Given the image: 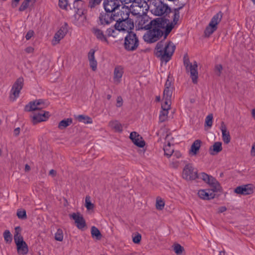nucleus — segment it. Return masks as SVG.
<instances>
[{
	"label": "nucleus",
	"instance_id": "nucleus-1",
	"mask_svg": "<svg viewBox=\"0 0 255 255\" xmlns=\"http://www.w3.org/2000/svg\"><path fill=\"white\" fill-rule=\"evenodd\" d=\"M156 49L157 56L167 62L170 59L175 50V46L171 42H165L161 41L157 43Z\"/></svg>",
	"mask_w": 255,
	"mask_h": 255
},
{
	"label": "nucleus",
	"instance_id": "nucleus-2",
	"mask_svg": "<svg viewBox=\"0 0 255 255\" xmlns=\"http://www.w3.org/2000/svg\"><path fill=\"white\" fill-rule=\"evenodd\" d=\"M150 7L151 12L155 15H167L170 12L168 5L159 0H153Z\"/></svg>",
	"mask_w": 255,
	"mask_h": 255
},
{
	"label": "nucleus",
	"instance_id": "nucleus-3",
	"mask_svg": "<svg viewBox=\"0 0 255 255\" xmlns=\"http://www.w3.org/2000/svg\"><path fill=\"white\" fill-rule=\"evenodd\" d=\"M223 13L221 11L218 12L213 16L204 31V34L206 37L210 36L217 29V25L221 21Z\"/></svg>",
	"mask_w": 255,
	"mask_h": 255
},
{
	"label": "nucleus",
	"instance_id": "nucleus-4",
	"mask_svg": "<svg viewBox=\"0 0 255 255\" xmlns=\"http://www.w3.org/2000/svg\"><path fill=\"white\" fill-rule=\"evenodd\" d=\"M139 41L136 35L132 32H128L125 39L124 46L128 51H134L138 47Z\"/></svg>",
	"mask_w": 255,
	"mask_h": 255
},
{
	"label": "nucleus",
	"instance_id": "nucleus-5",
	"mask_svg": "<svg viewBox=\"0 0 255 255\" xmlns=\"http://www.w3.org/2000/svg\"><path fill=\"white\" fill-rule=\"evenodd\" d=\"M156 20H151L146 15L138 17L136 21V28L138 30H148L151 28L152 25H156Z\"/></svg>",
	"mask_w": 255,
	"mask_h": 255
},
{
	"label": "nucleus",
	"instance_id": "nucleus-6",
	"mask_svg": "<svg viewBox=\"0 0 255 255\" xmlns=\"http://www.w3.org/2000/svg\"><path fill=\"white\" fill-rule=\"evenodd\" d=\"M152 29L148 31L144 35L143 39L148 43H153L157 41L159 37L163 34V32L159 29L158 25H155Z\"/></svg>",
	"mask_w": 255,
	"mask_h": 255
},
{
	"label": "nucleus",
	"instance_id": "nucleus-7",
	"mask_svg": "<svg viewBox=\"0 0 255 255\" xmlns=\"http://www.w3.org/2000/svg\"><path fill=\"white\" fill-rule=\"evenodd\" d=\"M184 65L186 66V70L190 73V77L192 82L195 84L197 83L198 78L197 71L198 65L197 62L194 61L193 63H191L189 62L188 59L184 58Z\"/></svg>",
	"mask_w": 255,
	"mask_h": 255
},
{
	"label": "nucleus",
	"instance_id": "nucleus-8",
	"mask_svg": "<svg viewBox=\"0 0 255 255\" xmlns=\"http://www.w3.org/2000/svg\"><path fill=\"white\" fill-rule=\"evenodd\" d=\"M174 88L172 85L171 81L167 80L163 93L162 103L166 104H171V98Z\"/></svg>",
	"mask_w": 255,
	"mask_h": 255
},
{
	"label": "nucleus",
	"instance_id": "nucleus-9",
	"mask_svg": "<svg viewBox=\"0 0 255 255\" xmlns=\"http://www.w3.org/2000/svg\"><path fill=\"white\" fill-rule=\"evenodd\" d=\"M115 27L120 31H127L132 29L134 27L133 21L130 18H125L122 20H117Z\"/></svg>",
	"mask_w": 255,
	"mask_h": 255
},
{
	"label": "nucleus",
	"instance_id": "nucleus-10",
	"mask_svg": "<svg viewBox=\"0 0 255 255\" xmlns=\"http://www.w3.org/2000/svg\"><path fill=\"white\" fill-rule=\"evenodd\" d=\"M23 85V79L21 78H18L14 83L10 91L9 97L10 101L13 102L18 97Z\"/></svg>",
	"mask_w": 255,
	"mask_h": 255
},
{
	"label": "nucleus",
	"instance_id": "nucleus-11",
	"mask_svg": "<svg viewBox=\"0 0 255 255\" xmlns=\"http://www.w3.org/2000/svg\"><path fill=\"white\" fill-rule=\"evenodd\" d=\"M197 171L191 164H186L183 168L182 177L187 180H194L197 177Z\"/></svg>",
	"mask_w": 255,
	"mask_h": 255
},
{
	"label": "nucleus",
	"instance_id": "nucleus-12",
	"mask_svg": "<svg viewBox=\"0 0 255 255\" xmlns=\"http://www.w3.org/2000/svg\"><path fill=\"white\" fill-rule=\"evenodd\" d=\"M121 6L119 0H106L104 2V6L107 12L116 13V11L119 9ZM117 13L119 14V12Z\"/></svg>",
	"mask_w": 255,
	"mask_h": 255
},
{
	"label": "nucleus",
	"instance_id": "nucleus-13",
	"mask_svg": "<svg viewBox=\"0 0 255 255\" xmlns=\"http://www.w3.org/2000/svg\"><path fill=\"white\" fill-rule=\"evenodd\" d=\"M49 116L48 112L40 110L38 112H35L31 116V122L33 124L35 125L40 122L46 121Z\"/></svg>",
	"mask_w": 255,
	"mask_h": 255
},
{
	"label": "nucleus",
	"instance_id": "nucleus-14",
	"mask_svg": "<svg viewBox=\"0 0 255 255\" xmlns=\"http://www.w3.org/2000/svg\"><path fill=\"white\" fill-rule=\"evenodd\" d=\"M46 104L41 99L35 100L32 102H30L27 105L25 109L27 111H40L41 109L46 107Z\"/></svg>",
	"mask_w": 255,
	"mask_h": 255
},
{
	"label": "nucleus",
	"instance_id": "nucleus-15",
	"mask_svg": "<svg viewBox=\"0 0 255 255\" xmlns=\"http://www.w3.org/2000/svg\"><path fill=\"white\" fill-rule=\"evenodd\" d=\"M91 32L98 41L104 43L109 44L107 34L104 33V31L102 29L98 27H94L91 29Z\"/></svg>",
	"mask_w": 255,
	"mask_h": 255
},
{
	"label": "nucleus",
	"instance_id": "nucleus-16",
	"mask_svg": "<svg viewBox=\"0 0 255 255\" xmlns=\"http://www.w3.org/2000/svg\"><path fill=\"white\" fill-rule=\"evenodd\" d=\"M70 218L74 220L76 227L83 230L86 227V222L83 216L79 213H74L69 215Z\"/></svg>",
	"mask_w": 255,
	"mask_h": 255
},
{
	"label": "nucleus",
	"instance_id": "nucleus-17",
	"mask_svg": "<svg viewBox=\"0 0 255 255\" xmlns=\"http://www.w3.org/2000/svg\"><path fill=\"white\" fill-rule=\"evenodd\" d=\"M254 188V186L252 184L243 185L236 187L234 192L237 194L248 195L253 193Z\"/></svg>",
	"mask_w": 255,
	"mask_h": 255
},
{
	"label": "nucleus",
	"instance_id": "nucleus-18",
	"mask_svg": "<svg viewBox=\"0 0 255 255\" xmlns=\"http://www.w3.org/2000/svg\"><path fill=\"white\" fill-rule=\"evenodd\" d=\"M124 68L121 66H116L114 70L113 81L116 84H119L122 81L124 74Z\"/></svg>",
	"mask_w": 255,
	"mask_h": 255
},
{
	"label": "nucleus",
	"instance_id": "nucleus-19",
	"mask_svg": "<svg viewBox=\"0 0 255 255\" xmlns=\"http://www.w3.org/2000/svg\"><path fill=\"white\" fill-rule=\"evenodd\" d=\"M66 33L67 30L65 28L61 27L54 34L51 42L52 44L53 45L58 44L60 42V40L64 37Z\"/></svg>",
	"mask_w": 255,
	"mask_h": 255
},
{
	"label": "nucleus",
	"instance_id": "nucleus-20",
	"mask_svg": "<svg viewBox=\"0 0 255 255\" xmlns=\"http://www.w3.org/2000/svg\"><path fill=\"white\" fill-rule=\"evenodd\" d=\"M14 242L16 244L18 254L25 255L27 254L28 252V248L27 244L23 241V239L14 241Z\"/></svg>",
	"mask_w": 255,
	"mask_h": 255
},
{
	"label": "nucleus",
	"instance_id": "nucleus-21",
	"mask_svg": "<svg viewBox=\"0 0 255 255\" xmlns=\"http://www.w3.org/2000/svg\"><path fill=\"white\" fill-rule=\"evenodd\" d=\"M214 191L210 189H202L198 191V195L202 199L210 200L215 197Z\"/></svg>",
	"mask_w": 255,
	"mask_h": 255
},
{
	"label": "nucleus",
	"instance_id": "nucleus-22",
	"mask_svg": "<svg viewBox=\"0 0 255 255\" xmlns=\"http://www.w3.org/2000/svg\"><path fill=\"white\" fill-rule=\"evenodd\" d=\"M220 129L222 132V139L226 144L229 143L231 141V136L225 123L222 122L221 124Z\"/></svg>",
	"mask_w": 255,
	"mask_h": 255
},
{
	"label": "nucleus",
	"instance_id": "nucleus-23",
	"mask_svg": "<svg viewBox=\"0 0 255 255\" xmlns=\"http://www.w3.org/2000/svg\"><path fill=\"white\" fill-rule=\"evenodd\" d=\"M171 105L162 103L161 109L159 117L160 122L165 121L168 118V111L170 109Z\"/></svg>",
	"mask_w": 255,
	"mask_h": 255
},
{
	"label": "nucleus",
	"instance_id": "nucleus-24",
	"mask_svg": "<svg viewBox=\"0 0 255 255\" xmlns=\"http://www.w3.org/2000/svg\"><path fill=\"white\" fill-rule=\"evenodd\" d=\"M112 15L113 13L111 15L109 13H101L99 17L100 23L102 25L109 24L113 20H115ZM113 15L115 16V14H113Z\"/></svg>",
	"mask_w": 255,
	"mask_h": 255
},
{
	"label": "nucleus",
	"instance_id": "nucleus-25",
	"mask_svg": "<svg viewBox=\"0 0 255 255\" xmlns=\"http://www.w3.org/2000/svg\"><path fill=\"white\" fill-rule=\"evenodd\" d=\"M86 21V17L83 14V11L76 12L74 14V22L78 26H81L84 25Z\"/></svg>",
	"mask_w": 255,
	"mask_h": 255
},
{
	"label": "nucleus",
	"instance_id": "nucleus-26",
	"mask_svg": "<svg viewBox=\"0 0 255 255\" xmlns=\"http://www.w3.org/2000/svg\"><path fill=\"white\" fill-rule=\"evenodd\" d=\"M201 145V141L200 139L195 140L192 144L189 153L191 156H195L198 153Z\"/></svg>",
	"mask_w": 255,
	"mask_h": 255
},
{
	"label": "nucleus",
	"instance_id": "nucleus-27",
	"mask_svg": "<svg viewBox=\"0 0 255 255\" xmlns=\"http://www.w3.org/2000/svg\"><path fill=\"white\" fill-rule=\"evenodd\" d=\"M95 51L93 49H91L88 53V60L90 67L92 70L95 71L97 70V62L94 56Z\"/></svg>",
	"mask_w": 255,
	"mask_h": 255
},
{
	"label": "nucleus",
	"instance_id": "nucleus-28",
	"mask_svg": "<svg viewBox=\"0 0 255 255\" xmlns=\"http://www.w3.org/2000/svg\"><path fill=\"white\" fill-rule=\"evenodd\" d=\"M108 126L116 132H121L123 131V126L117 120L110 121L109 123Z\"/></svg>",
	"mask_w": 255,
	"mask_h": 255
},
{
	"label": "nucleus",
	"instance_id": "nucleus-29",
	"mask_svg": "<svg viewBox=\"0 0 255 255\" xmlns=\"http://www.w3.org/2000/svg\"><path fill=\"white\" fill-rule=\"evenodd\" d=\"M222 150V143L221 142H216L210 148L209 151L211 155H214L219 153Z\"/></svg>",
	"mask_w": 255,
	"mask_h": 255
},
{
	"label": "nucleus",
	"instance_id": "nucleus-30",
	"mask_svg": "<svg viewBox=\"0 0 255 255\" xmlns=\"http://www.w3.org/2000/svg\"><path fill=\"white\" fill-rule=\"evenodd\" d=\"M207 183L213 187V189L212 190L214 191V192L219 190L220 188V184L213 177L211 176Z\"/></svg>",
	"mask_w": 255,
	"mask_h": 255
},
{
	"label": "nucleus",
	"instance_id": "nucleus-31",
	"mask_svg": "<svg viewBox=\"0 0 255 255\" xmlns=\"http://www.w3.org/2000/svg\"><path fill=\"white\" fill-rule=\"evenodd\" d=\"M138 4L137 2L132 3L131 6V12L134 15H139L140 16L145 13L143 10L138 6Z\"/></svg>",
	"mask_w": 255,
	"mask_h": 255
},
{
	"label": "nucleus",
	"instance_id": "nucleus-32",
	"mask_svg": "<svg viewBox=\"0 0 255 255\" xmlns=\"http://www.w3.org/2000/svg\"><path fill=\"white\" fill-rule=\"evenodd\" d=\"M120 32L117 28L115 27H110L107 29L106 33L107 34V37H112L113 38H116Z\"/></svg>",
	"mask_w": 255,
	"mask_h": 255
},
{
	"label": "nucleus",
	"instance_id": "nucleus-33",
	"mask_svg": "<svg viewBox=\"0 0 255 255\" xmlns=\"http://www.w3.org/2000/svg\"><path fill=\"white\" fill-rule=\"evenodd\" d=\"M75 118L79 122L83 123L84 124H92L93 122L92 119L87 116L82 115H77L75 116Z\"/></svg>",
	"mask_w": 255,
	"mask_h": 255
},
{
	"label": "nucleus",
	"instance_id": "nucleus-34",
	"mask_svg": "<svg viewBox=\"0 0 255 255\" xmlns=\"http://www.w3.org/2000/svg\"><path fill=\"white\" fill-rule=\"evenodd\" d=\"M92 237L97 240H100L102 238V235L99 229L95 226L91 228V230Z\"/></svg>",
	"mask_w": 255,
	"mask_h": 255
},
{
	"label": "nucleus",
	"instance_id": "nucleus-35",
	"mask_svg": "<svg viewBox=\"0 0 255 255\" xmlns=\"http://www.w3.org/2000/svg\"><path fill=\"white\" fill-rule=\"evenodd\" d=\"M164 154L167 157H170L173 153L174 149L171 147V143L167 141V144H165L164 147Z\"/></svg>",
	"mask_w": 255,
	"mask_h": 255
},
{
	"label": "nucleus",
	"instance_id": "nucleus-36",
	"mask_svg": "<svg viewBox=\"0 0 255 255\" xmlns=\"http://www.w3.org/2000/svg\"><path fill=\"white\" fill-rule=\"evenodd\" d=\"M72 123L71 119H67L61 121L58 125V128L60 129H63L70 126Z\"/></svg>",
	"mask_w": 255,
	"mask_h": 255
},
{
	"label": "nucleus",
	"instance_id": "nucleus-37",
	"mask_svg": "<svg viewBox=\"0 0 255 255\" xmlns=\"http://www.w3.org/2000/svg\"><path fill=\"white\" fill-rule=\"evenodd\" d=\"M133 2H137L138 4V6L143 10L145 13L149 8L147 3L145 0H140L139 1H135L134 0Z\"/></svg>",
	"mask_w": 255,
	"mask_h": 255
},
{
	"label": "nucleus",
	"instance_id": "nucleus-38",
	"mask_svg": "<svg viewBox=\"0 0 255 255\" xmlns=\"http://www.w3.org/2000/svg\"><path fill=\"white\" fill-rule=\"evenodd\" d=\"M165 206V202L161 198L158 197L156 200V208L159 210H162Z\"/></svg>",
	"mask_w": 255,
	"mask_h": 255
},
{
	"label": "nucleus",
	"instance_id": "nucleus-39",
	"mask_svg": "<svg viewBox=\"0 0 255 255\" xmlns=\"http://www.w3.org/2000/svg\"><path fill=\"white\" fill-rule=\"evenodd\" d=\"M21 229L19 227L15 228L14 240V241H18L23 239L22 237L20 235Z\"/></svg>",
	"mask_w": 255,
	"mask_h": 255
},
{
	"label": "nucleus",
	"instance_id": "nucleus-40",
	"mask_svg": "<svg viewBox=\"0 0 255 255\" xmlns=\"http://www.w3.org/2000/svg\"><path fill=\"white\" fill-rule=\"evenodd\" d=\"M83 1L81 0H75L73 3V6L74 8L77 9V11H82V9L83 5Z\"/></svg>",
	"mask_w": 255,
	"mask_h": 255
},
{
	"label": "nucleus",
	"instance_id": "nucleus-41",
	"mask_svg": "<svg viewBox=\"0 0 255 255\" xmlns=\"http://www.w3.org/2000/svg\"><path fill=\"white\" fill-rule=\"evenodd\" d=\"M85 207L87 210H90L94 208V205L91 202V198L87 196L85 198Z\"/></svg>",
	"mask_w": 255,
	"mask_h": 255
},
{
	"label": "nucleus",
	"instance_id": "nucleus-42",
	"mask_svg": "<svg viewBox=\"0 0 255 255\" xmlns=\"http://www.w3.org/2000/svg\"><path fill=\"white\" fill-rule=\"evenodd\" d=\"M55 239L56 241H58L59 242H61L63 241V231L61 229H58L57 230V231L55 234Z\"/></svg>",
	"mask_w": 255,
	"mask_h": 255
},
{
	"label": "nucleus",
	"instance_id": "nucleus-43",
	"mask_svg": "<svg viewBox=\"0 0 255 255\" xmlns=\"http://www.w3.org/2000/svg\"><path fill=\"white\" fill-rule=\"evenodd\" d=\"M4 241L7 243H10L12 241V235L8 230H5L3 233Z\"/></svg>",
	"mask_w": 255,
	"mask_h": 255
},
{
	"label": "nucleus",
	"instance_id": "nucleus-44",
	"mask_svg": "<svg viewBox=\"0 0 255 255\" xmlns=\"http://www.w3.org/2000/svg\"><path fill=\"white\" fill-rule=\"evenodd\" d=\"M213 119V116L212 114L208 115L205 119V126H208L210 128L212 126Z\"/></svg>",
	"mask_w": 255,
	"mask_h": 255
},
{
	"label": "nucleus",
	"instance_id": "nucleus-45",
	"mask_svg": "<svg viewBox=\"0 0 255 255\" xmlns=\"http://www.w3.org/2000/svg\"><path fill=\"white\" fill-rule=\"evenodd\" d=\"M184 251V248L179 244H175L174 246V251L177 255H181Z\"/></svg>",
	"mask_w": 255,
	"mask_h": 255
},
{
	"label": "nucleus",
	"instance_id": "nucleus-46",
	"mask_svg": "<svg viewBox=\"0 0 255 255\" xmlns=\"http://www.w3.org/2000/svg\"><path fill=\"white\" fill-rule=\"evenodd\" d=\"M17 216L20 219H26V211L24 209H18L17 211Z\"/></svg>",
	"mask_w": 255,
	"mask_h": 255
},
{
	"label": "nucleus",
	"instance_id": "nucleus-47",
	"mask_svg": "<svg viewBox=\"0 0 255 255\" xmlns=\"http://www.w3.org/2000/svg\"><path fill=\"white\" fill-rule=\"evenodd\" d=\"M132 142L134 144L140 147H143L145 144L144 141L141 139V137L140 136H138V138L137 137L135 139L132 141Z\"/></svg>",
	"mask_w": 255,
	"mask_h": 255
},
{
	"label": "nucleus",
	"instance_id": "nucleus-48",
	"mask_svg": "<svg viewBox=\"0 0 255 255\" xmlns=\"http://www.w3.org/2000/svg\"><path fill=\"white\" fill-rule=\"evenodd\" d=\"M102 0H90L89 2V6L91 8H94L96 5H99Z\"/></svg>",
	"mask_w": 255,
	"mask_h": 255
},
{
	"label": "nucleus",
	"instance_id": "nucleus-49",
	"mask_svg": "<svg viewBox=\"0 0 255 255\" xmlns=\"http://www.w3.org/2000/svg\"><path fill=\"white\" fill-rule=\"evenodd\" d=\"M68 4V0H59V5L62 9H66Z\"/></svg>",
	"mask_w": 255,
	"mask_h": 255
},
{
	"label": "nucleus",
	"instance_id": "nucleus-50",
	"mask_svg": "<svg viewBox=\"0 0 255 255\" xmlns=\"http://www.w3.org/2000/svg\"><path fill=\"white\" fill-rule=\"evenodd\" d=\"M222 69L223 67L221 64L216 65L215 67V72L216 75L220 76L221 75Z\"/></svg>",
	"mask_w": 255,
	"mask_h": 255
},
{
	"label": "nucleus",
	"instance_id": "nucleus-51",
	"mask_svg": "<svg viewBox=\"0 0 255 255\" xmlns=\"http://www.w3.org/2000/svg\"><path fill=\"white\" fill-rule=\"evenodd\" d=\"M180 17V14L178 9H175L174 11L173 21L175 23H176L178 21Z\"/></svg>",
	"mask_w": 255,
	"mask_h": 255
},
{
	"label": "nucleus",
	"instance_id": "nucleus-52",
	"mask_svg": "<svg viewBox=\"0 0 255 255\" xmlns=\"http://www.w3.org/2000/svg\"><path fill=\"white\" fill-rule=\"evenodd\" d=\"M210 176L205 173H202L200 175V178L206 183L209 180Z\"/></svg>",
	"mask_w": 255,
	"mask_h": 255
},
{
	"label": "nucleus",
	"instance_id": "nucleus-53",
	"mask_svg": "<svg viewBox=\"0 0 255 255\" xmlns=\"http://www.w3.org/2000/svg\"><path fill=\"white\" fill-rule=\"evenodd\" d=\"M141 239V235L140 234H138L137 235H136L133 238L132 241H133V243H134L135 244H138L140 242Z\"/></svg>",
	"mask_w": 255,
	"mask_h": 255
},
{
	"label": "nucleus",
	"instance_id": "nucleus-54",
	"mask_svg": "<svg viewBox=\"0 0 255 255\" xmlns=\"http://www.w3.org/2000/svg\"><path fill=\"white\" fill-rule=\"evenodd\" d=\"M139 136V134L137 133V132L135 131L131 132L130 134V138L131 139L132 141H133L134 139H135L137 137L138 138V136Z\"/></svg>",
	"mask_w": 255,
	"mask_h": 255
},
{
	"label": "nucleus",
	"instance_id": "nucleus-55",
	"mask_svg": "<svg viewBox=\"0 0 255 255\" xmlns=\"http://www.w3.org/2000/svg\"><path fill=\"white\" fill-rule=\"evenodd\" d=\"M123 105V99L121 97L119 96L117 99L116 106L117 107H121Z\"/></svg>",
	"mask_w": 255,
	"mask_h": 255
},
{
	"label": "nucleus",
	"instance_id": "nucleus-56",
	"mask_svg": "<svg viewBox=\"0 0 255 255\" xmlns=\"http://www.w3.org/2000/svg\"><path fill=\"white\" fill-rule=\"evenodd\" d=\"M33 31L29 30L25 35V38L26 39V40H29L33 36Z\"/></svg>",
	"mask_w": 255,
	"mask_h": 255
},
{
	"label": "nucleus",
	"instance_id": "nucleus-57",
	"mask_svg": "<svg viewBox=\"0 0 255 255\" xmlns=\"http://www.w3.org/2000/svg\"><path fill=\"white\" fill-rule=\"evenodd\" d=\"M227 210V208L225 206H221L218 208V212L221 213L225 212Z\"/></svg>",
	"mask_w": 255,
	"mask_h": 255
},
{
	"label": "nucleus",
	"instance_id": "nucleus-58",
	"mask_svg": "<svg viewBox=\"0 0 255 255\" xmlns=\"http://www.w3.org/2000/svg\"><path fill=\"white\" fill-rule=\"evenodd\" d=\"M33 51H34L33 48L31 46L27 47L25 49V51L27 53H31L33 52Z\"/></svg>",
	"mask_w": 255,
	"mask_h": 255
},
{
	"label": "nucleus",
	"instance_id": "nucleus-59",
	"mask_svg": "<svg viewBox=\"0 0 255 255\" xmlns=\"http://www.w3.org/2000/svg\"><path fill=\"white\" fill-rule=\"evenodd\" d=\"M172 28H173V26L171 24L167 25L166 27V34H168L169 33H170V32L171 31Z\"/></svg>",
	"mask_w": 255,
	"mask_h": 255
},
{
	"label": "nucleus",
	"instance_id": "nucleus-60",
	"mask_svg": "<svg viewBox=\"0 0 255 255\" xmlns=\"http://www.w3.org/2000/svg\"><path fill=\"white\" fill-rule=\"evenodd\" d=\"M173 157H175L177 158H179L181 157V153L179 151H175L172 155Z\"/></svg>",
	"mask_w": 255,
	"mask_h": 255
},
{
	"label": "nucleus",
	"instance_id": "nucleus-61",
	"mask_svg": "<svg viewBox=\"0 0 255 255\" xmlns=\"http://www.w3.org/2000/svg\"><path fill=\"white\" fill-rule=\"evenodd\" d=\"M119 2H121L122 3H129L130 2H133L135 0H119Z\"/></svg>",
	"mask_w": 255,
	"mask_h": 255
},
{
	"label": "nucleus",
	"instance_id": "nucleus-62",
	"mask_svg": "<svg viewBox=\"0 0 255 255\" xmlns=\"http://www.w3.org/2000/svg\"><path fill=\"white\" fill-rule=\"evenodd\" d=\"M251 155L252 156H255V143H254L252 147V149L251 150Z\"/></svg>",
	"mask_w": 255,
	"mask_h": 255
},
{
	"label": "nucleus",
	"instance_id": "nucleus-63",
	"mask_svg": "<svg viewBox=\"0 0 255 255\" xmlns=\"http://www.w3.org/2000/svg\"><path fill=\"white\" fill-rule=\"evenodd\" d=\"M49 175L52 177H55L56 175V171L54 169H51L49 172Z\"/></svg>",
	"mask_w": 255,
	"mask_h": 255
},
{
	"label": "nucleus",
	"instance_id": "nucleus-64",
	"mask_svg": "<svg viewBox=\"0 0 255 255\" xmlns=\"http://www.w3.org/2000/svg\"><path fill=\"white\" fill-rule=\"evenodd\" d=\"M20 133V128H16L13 131V134L15 136L19 135Z\"/></svg>",
	"mask_w": 255,
	"mask_h": 255
}]
</instances>
